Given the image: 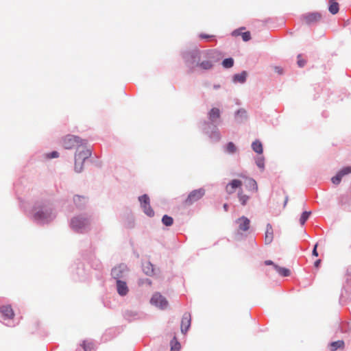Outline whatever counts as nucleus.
<instances>
[{
  "label": "nucleus",
  "instance_id": "nucleus-30",
  "mask_svg": "<svg viewBox=\"0 0 351 351\" xmlns=\"http://www.w3.org/2000/svg\"><path fill=\"white\" fill-rule=\"evenodd\" d=\"M144 270L145 274L147 275H152L154 272L152 265L150 263H147L145 265H144Z\"/></svg>",
  "mask_w": 351,
  "mask_h": 351
},
{
  "label": "nucleus",
  "instance_id": "nucleus-1",
  "mask_svg": "<svg viewBox=\"0 0 351 351\" xmlns=\"http://www.w3.org/2000/svg\"><path fill=\"white\" fill-rule=\"evenodd\" d=\"M217 53V51L215 50H208L200 53L197 66L203 70L211 69L216 62L215 58Z\"/></svg>",
  "mask_w": 351,
  "mask_h": 351
},
{
  "label": "nucleus",
  "instance_id": "nucleus-2",
  "mask_svg": "<svg viewBox=\"0 0 351 351\" xmlns=\"http://www.w3.org/2000/svg\"><path fill=\"white\" fill-rule=\"evenodd\" d=\"M91 156V151L86 147H78L75 156V171L80 173L83 169V164L86 159Z\"/></svg>",
  "mask_w": 351,
  "mask_h": 351
},
{
  "label": "nucleus",
  "instance_id": "nucleus-44",
  "mask_svg": "<svg viewBox=\"0 0 351 351\" xmlns=\"http://www.w3.org/2000/svg\"><path fill=\"white\" fill-rule=\"evenodd\" d=\"M239 34H240L239 30H235L233 32V35H234V36H238Z\"/></svg>",
  "mask_w": 351,
  "mask_h": 351
},
{
  "label": "nucleus",
  "instance_id": "nucleus-21",
  "mask_svg": "<svg viewBox=\"0 0 351 351\" xmlns=\"http://www.w3.org/2000/svg\"><path fill=\"white\" fill-rule=\"evenodd\" d=\"M247 77L246 71H243L241 73L234 75V81L239 83H243Z\"/></svg>",
  "mask_w": 351,
  "mask_h": 351
},
{
  "label": "nucleus",
  "instance_id": "nucleus-31",
  "mask_svg": "<svg viewBox=\"0 0 351 351\" xmlns=\"http://www.w3.org/2000/svg\"><path fill=\"white\" fill-rule=\"evenodd\" d=\"M82 346L85 351H90L93 348L92 343L86 341H83Z\"/></svg>",
  "mask_w": 351,
  "mask_h": 351
},
{
  "label": "nucleus",
  "instance_id": "nucleus-5",
  "mask_svg": "<svg viewBox=\"0 0 351 351\" xmlns=\"http://www.w3.org/2000/svg\"><path fill=\"white\" fill-rule=\"evenodd\" d=\"M90 221L88 218L77 217L71 219V228L75 231H82L89 226Z\"/></svg>",
  "mask_w": 351,
  "mask_h": 351
},
{
  "label": "nucleus",
  "instance_id": "nucleus-33",
  "mask_svg": "<svg viewBox=\"0 0 351 351\" xmlns=\"http://www.w3.org/2000/svg\"><path fill=\"white\" fill-rule=\"evenodd\" d=\"M241 37L243 41L247 42L251 39V34L250 32H245L241 34Z\"/></svg>",
  "mask_w": 351,
  "mask_h": 351
},
{
  "label": "nucleus",
  "instance_id": "nucleus-3",
  "mask_svg": "<svg viewBox=\"0 0 351 351\" xmlns=\"http://www.w3.org/2000/svg\"><path fill=\"white\" fill-rule=\"evenodd\" d=\"M84 141L80 138L78 136L73 135H66L62 139V145L65 149H71L78 147H85L84 145Z\"/></svg>",
  "mask_w": 351,
  "mask_h": 351
},
{
  "label": "nucleus",
  "instance_id": "nucleus-24",
  "mask_svg": "<svg viewBox=\"0 0 351 351\" xmlns=\"http://www.w3.org/2000/svg\"><path fill=\"white\" fill-rule=\"evenodd\" d=\"M343 346H344V342L343 341H340V340L332 342L330 344V348L332 351H335L338 348H343Z\"/></svg>",
  "mask_w": 351,
  "mask_h": 351
},
{
  "label": "nucleus",
  "instance_id": "nucleus-12",
  "mask_svg": "<svg viewBox=\"0 0 351 351\" xmlns=\"http://www.w3.org/2000/svg\"><path fill=\"white\" fill-rule=\"evenodd\" d=\"M126 271V267L124 265H119L117 267H114L112 269L111 274L112 277L117 280H119V278H123L124 273Z\"/></svg>",
  "mask_w": 351,
  "mask_h": 351
},
{
  "label": "nucleus",
  "instance_id": "nucleus-20",
  "mask_svg": "<svg viewBox=\"0 0 351 351\" xmlns=\"http://www.w3.org/2000/svg\"><path fill=\"white\" fill-rule=\"evenodd\" d=\"M247 186L248 187L249 190L253 192L256 193L258 191V184L256 182L252 179V178H248L247 179Z\"/></svg>",
  "mask_w": 351,
  "mask_h": 351
},
{
  "label": "nucleus",
  "instance_id": "nucleus-13",
  "mask_svg": "<svg viewBox=\"0 0 351 351\" xmlns=\"http://www.w3.org/2000/svg\"><path fill=\"white\" fill-rule=\"evenodd\" d=\"M321 19V14L317 12L309 13L303 16L304 22L307 24H310L314 22L319 21Z\"/></svg>",
  "mask_w": 351,
  "mask_h": 351
},
{
  "label": "nucleus",
  "instance_id": "nucleus-36",
  "mask_svg": "<svg viewBox=\"0 0 351 351\" xmlns=\"http://www.w3.org/2000/svg\"><path fill=\"white\" fill-rule=\"evenodd\" d=\"M214 37L212 35H208V34H199V38L200 39H208V38H213Z\"/></svg>",
  "mask_w": 351,
  "mask_h": 351
},
{
  "label": "nucleus",
  "instance_id": "nucleus-25",
  "mask_svg": "<svg viewBox=\"0 0 351 351\" xmlns=\"http://www.w3.org/2000/svg\"><path fill=\"white\" fill-rule=\"evenodd\" d=\"M162 223L166 226H170L173 223V219L169 215H164L162 219Z\"/></svg>",
  "mask_w": 351,
  "mask_h": 351
},
{
  "label": "nucleus",
  "instance_id": "nucleus-32",
  "mask_svg": "<svg viewBox=\"0 0 351 351\" xmlns=\"http://www.w3.org/2000/svg\"><path fill=\"white\" fill-rule=\"evenodd\" d=\"M309 215H310V213H308V212H304L300 218V222L301 224H304L306 221L307 220V219L309 217Z\"/></svg>",
  "mask_w": 351,
  "mask_h": 351
},
{
  "label": "nucleus",
  "instance_id": "nucleus-45",
  "mask_svg": "<svg viewBox=\"0 0 351 351\" xmlns=\"http://www.w3.org/2000/svg\"><path fill=\"white\" fill-rule=\"evenodd\" d=\"M223 208H224L225 211H227L228 210V205L227 204H224Z\"/></svg>",
  "mask_w": 351,
  "mask_h": 351
},
{
  "label": "nucleus",
  "instance_id": "nucleus-6",
  "mask_svg": "<svg viewBox=\"0 0 351 351\" xmlns=\"http://www.w3.org/2000/svg\"><path fill=\"white\" fill-rule=\"evenodd\" d=\"M150 302L152 304L161 308L165 309L168 306V302L161 294L156 293L151 298Z\"/></svg>",
  "mask_w": 351,
  "mask_h": 351
},
{
  "label": "nucleus",
  "instance_id": "nucleus-14",
  "mask_svg": "<svg viewBox=\"0 0 351 351\" xmlns=\"http://www.w3.org/2000/svg\"><path fill=\"white\" fill-rule=\"evenodd\" d=\"M117 292L120 295H125L128 293V287L126 282L121 280H117Z\"/></svg>",
  "mask_w": 351,
  "mask_h": 351
},
{
  "label": "nucleus",
  "instance_id": "nucleus-4",
  "mask_svg": "<svg viewBox=\"0 0 351 351\" xmlns=\"http://www.w3.org/2000/svg\"><path fill=\"white\" fill-rule=\"evenodd\" d=\"M206 191L203 188L192 191L184 202V205L189 206L199 200L205 195Z\"/></svg>",
  "mask_w": 351,
  "mask_h": 351
},
{
  "label": "nucleus",
  "instance_id": "nucleus-7",
  "mask_svg": "<svg viewBox=\"0 0 351 351\" xmlns=\"http://www.w3.org/2000/svg\"><path fill=\"white\" fill-rule=\"evenodd\" d=\"M141 206L143 208L145 213L149 217H152L154 215V212L149 204V197L147 195L140 196L138 198Z\"/></svg>",
  "mask_w": 351,
  "mask_h": 351
},
{
  "label": "nucleus",
  "instance_id": "nucleus-35",
  "mask_svg": "<svg viewBox=\"0 0 351 351\" xmlns=\"http://www.w3.org/2000/svg\"><path fill=\"white\" fill-rule=\"evenodd\" d=\"M256 165L259 168L263 169L264 168V161L263 158H259L256 161Z\"/></svg>",
  "mask_w": 351,
  "mask_h": 351
},
{
  "label": "nucleus",
  "instance_id": "nucleus-22",
  "mask_svg": "<svg viewBox=\"0 0 351 351\" xmlns=\"http://www.w3.org/2000/svg\"><path fill=\"white\" fill-rule=\"evenodd\" d=\"M238 198L241 204L243 206H245L250 199V196L246 194H244L243 192L241 191L238 193Z\"/></svg>",
  "mask_w": 351,
  "mask_h": 351
},
{
  "label": "nucleus",
  "instance_id": "nucleus-42",
  "mask_svg": "<svg viewBox=\"0 0 351 351\" xmlns=\"http://www.w3.org/2000/svg\"><path fill=\"white\" fill-rule=\"evenodd\" d=\"M265 264L266 265H273V266H274V265H275L271 261H269V260L265 261Z\"/></svg>",
  "mask_w": 351,
  "mask_h": 351
},
{
  "label": "nucleus",
  "instance_id": "nucleus-40",
  "mask_svg": "<svg viewBox=\"0 0 351 351\" xmlns=\"http://www.w3.org/2000/svg\"><path fill=\"white\" fill-rule=\"evenodd\" d=\"M237 115L241 114V116H243H243H245V115H246V111H245V110H238V111H237Z\"/></svg>",
  "mask_w": 351,
  "mask_h": 351
},
{
  "label": "nucleus",
  "instance_id": "nucleus-28",
  "mask_svg": "<svg viewBox=\"0 0 351 351\" xmlns=\"http://www.w3.org/2000/svg\"><path fill=\"white\" fill-rule=\"evenodd\" d=\"M234 64V60L232 58H226L222 62V65L225 68H231Z\"/></svg>",
  "mask_w": 351,
  "mask_h": 351
},
{
  "label": "nucleus",
  "instance_id": "nucleus-43",
  "mask_svg": "<svg viewBox=\"0 0 351 351\" xmlns=\"http://www.w3.org/2000/svg\"><path fill=\"white\" fill-rule=\"evenodd\" d=\"M288 200H289V197H288V196H286L285 197V202H284V207H285L287 206Z\"/></svg>",
  "mask_w": 351,
  "mask_h": 351
},
{
  "label": "nucleus",
  "instance_id": "nucleus-39",
  "mask_svg": "<svg viewBox=\"0 0 351 351\" xmlns=\"http://www.w3.org/2000/svg\"><path fill=\"white\" fill-rule=\"evenodd\" d=\"M58 155H59V154H58V152L54 151V152H52L49 154V158H57V157H58Z\"/></svg>",
  "mask_w": 351,
  "mask_h": 351
},
{
  "label": "nucleus",
  "instance_id": "nucleus-38",
  "mask_svg": "<svg viewBox=\"0 0 351 351\" xmlns=\"http://www.w3.org/2000/svg\"><path fill=\"white\" fill-rule=\"evenodd\" d=\"M317 245L318 244L316 243L313 247V252H312V255L314 256H318V252L317 251Z\"/></svg>",
  "mask_w": 351,
  "mask_h": 351
},
{
  "label": "nucleus",
  "instance_id": "nucleus-17",
  "mask_svg": "<svg viewBox=\"0 0 351 351\" xmlns=\"http://www.w3.org/2000/svg\"><path fill=\"white\" fill-rule=\"evenodd\" d=\"M51 215V210L45 209V210H39L35 213L34 217L36 219H48Z\"/></svg>",
  "mask_w": 351,
  "mask_h": 351
},
{
  "label": "nucleus",
  "instance_id": "nucleus-19",
  "mask_svg": "<svg viewBox=\"0 0 351 351\" xmlns=\"http://www.w3.org/2000/svg\"><path fill=\"white\" fill-rule=\"evenodd\" d=\"M274 267L280 276L285 277L290 276L291 272L289 269L285 267H281L278 265H274Z\"/></svg>",
  "mask_w": 351,
  "mask_h": 351
},
{
  "label": "nucleus",
  "instance_id": "nucleus-18",
  "mask_svg": "<svg viewBox=\"0 0 351 351\" xmlns=\"http://www.w3.org/2000/svg\"><path fill=\"white\" fill-rule=\"evenodd\" d=\"M220 110L217 108H213L208 112V119L212 123H215L220 118Z\"/></svg>",
  "mask_w": 351,
  "mask_h": 351
},
{
  "label": "nucleus",
  "instance_id": "nucleus-16",
  "mask_svg": "<svg viewBox=\"0 0 351 351\" xmlns=\"http://www.w3.org/2000/svg\"><path fill=\"white\" fill-rule=\"evenodd\" d=\"M274 239V231L271 224L268 223L266 226L265 232V242L266 244H270Z\"/></svg>",
  "mask_w": 351,
  "mask_h": 351
},
{
  "label": "nucleus",
  "instance_id": "nucleus-27",
  "mask_svg": "<svg viewBox=\"0 0 351 351\" xmlns=\"http://www.w3.org/2000/svg\"><path fill=\"white\" fill-rule=\"evenodd\" d=\"M329 11L331 14H335L339 12V4L337 2L330 3Z\"/></svg>",
  "mask_w": 351,
  "mask_h": 351
},
{
  "label": "nucleus",
  "instance_id": "nucleus-46",
  "mask_svg": "<svg viewBox=\"0 0 351 351\" xmlns=\"http://www.w3.org/2000/svg\"><path fill=\"white\" fill-rule=\"evenodd\" d=\"M276 69V71L278 73H282V70H281L280 68H278V67H276V69Z\"/></svg>",
  "mask_w": 351,
  "mask_h": 351
},
{
  "label": "nucleus",
  "instance_id": "nucleus-26",
  "mask_svg": "<svg viewBox=\"0 0 351 351\" xmlns=\"http://www.w3.org/2000/svg\"><path fill=\"white\" fill-rule=\"evenodd\" d=\"M180 348V343L174 337L171 341V351H179Z\"/></svg>",
  "mask_w": 351,
  "mask_h": 351
},
{
  "label": "nucleus",
  "instance_id": "nucleus-29",
  "mask_svg": "<svg viewBox=\"0 0 351 351\" xmlns=\"http://www.w3.org/2000/svg\"><path fill=\"white\" fill-rule=\"evenodd\" d=\"M226 150H227V152L228 153L233 154V153L236 152L237 147H236L235 145L233 143L230 142L227 145Z\"/></svg>",
  "mask_w": 351,
  "mask_h": 351
},
{
  "label": "nucleus",
  "instance_id": "nucleus-9",
  "mask_svg": "<svg viewBox=\"0 0 351 351\" xmlns=\"http://www.w3.org/2000/svg\"><path fill=\"white\" fill-rule=\"evenodd\" d=\"M351 173V166L341 169L335 176L332 177L331 181L335 184H339L344 176Z\"/></svg>",
  "mask_w": 351,
  "mask_h": 351
},
{
  "label": "nucleus",
  "instance_id": "nucleus-15",
  "mask_svg": "<svg viewBox=\"0 0 351 351\" xmlns=\"http://www.w3.org/2000/svg\"><path fill=\"white\" fill-rule=\"evenodd\" d=\"M0 313L5 319L13 318L14 313L10 306H3L0 307Z\"/></svg>",
  "mask_w": 351,
  "mask_h": 351
},
{
  "label": "nucleus",
  "instance_id": "nucleus-41",
  "mask_svg": "<svg viewBox=\"0 0 351 351\" xmlns=\"http://www.w3.org/2000/svg\"><path fill=\"white\" fill-rule=\"evenodd\" d=\"M320 263H321V260L320 259H318L317 260L315 263H314V266L315 268H318L320 265Z\"/></svg>",
  "mask_w": 351,
  "mask_h": 351
},
{
  "label": "nucleus",
  "instance_id": "nucleus-8",
  "mask_svg": "<svg viewBox=\"0 0 351 351\" xmlns=\"http://www.w3.org/2000/svg\"><path fill=\"white\" fill-rule=\"evenodd\" d=\"M235 223L238 226L239 232H246L250 228V220L245 216L238 218Z\"/></svg>",
  "mask_w": 351,
  "mask_h": 351
},
{
  "label": "nucleus",
  "instance_id": "nucleus-37",
  "mask_svg": "<svg viewBox=\"0 0 351 351\" xmlns=\"http://www.w3.org/2000/svg\"><path fill=\"white\" fill-rule=\"evenodd\" d=\"M81 199H84V197H81L79 195H76L74 197V202L77 205H80V202L81 201Z\"/></svg>",
  "mask_w": 351,
  "mask_h": 351
},
{
  "label": "nucleus",
  "instance_id": "nucleus-34",
  "mask_svg": "<svg viewBox=\"0 0 351 351\" xmlns=\"http://www.w3.org/2000/svg\"><path fill=\"white\" fill-rule=\"evenodd\" d=\"M297 58H298V62H297L298 65L300 67H303L306 64V60L302 59L301 54H299Z\"/></svg>",
  "mask_w": 351,
  "mask_h": 351
},
{
  "label": "nucleus",
  "instance_id": "nucleus-23",
  "mask_svg": "<svg viewBox=\"0 0 351 351\" xmlns=\"http://www.w3.org/2000/svg\"><path fill=\"white\" fill-rule=\"evenodd\" d=\"M252 149L261 154L263 153V145H262V143L259 141H256L254 142H253L252 145Z\"/></svg>",
  "mask_w": 351,
  "mask_h": 351
},
{
  "label": "nucleus",
  "instance_id": "nucleus-11",
  "mask_svg": "<svg viewBox=\"0 0 351 351\" xmlns=\"http://www.w3.org/2000/svg\"><path fill=\"white\" fill-rule=\"evenodd\" d=\"M242 186V182L237 179H234L230 182L226 186V191L230 195L234 193L236 190Z\"/></svg>",
  "mask_w": 351,
  "mask_h": 351
},
{
  "label": "nucleus",
  "instance_id": "nucleus-47",
  "mask_svg": "<svg viewBox=\"0 0 351 351\" xmlns=\"http://www.w3.org/2000/svg\"><path fill=\"white\" fill-rule=\"evenodd\" d=\"M332 2H336V1H335V0H330V1H329V3H332Z\"/></svg>",
  "mask_w": 351,
  "mask_h": 351
},
{
  "label": "nucleus",
  "instance_id": "nucleus-10",
  "mask_svg": "<svg viewBox=\"0 0 351 351\" xmlns=\"http://www.w3.org/2000/svg\"><path fill=\"white\" fill-rule=\"evenodd\" d=\"M191 317L189 313H185L182 318L180 329L183 334H186L191 326Z\"/></svg>",
  "mask_w": 351,
  "mask_h": 351
}]
</instances>
